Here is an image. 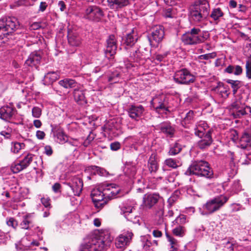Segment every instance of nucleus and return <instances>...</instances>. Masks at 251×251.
<instances>
[{"label":"nucleus","mask_w":251,"mask_h":251,"mask_svg":"<svg viewBox=\"0 0 251 251\" xmlns=\"http://www.w3.org/2000/svg\"><path fill=\"white\" fill-rule=\"evenodd\" d=\"M41 58L42 56L40 52L33 51L29 54L25 61V64L29 66H35L36 67L40 63Z\"/></svg>","instance_id":"dca6fc26"},{"label":"nucleus","mask_w":251,"mask_h":251,"mask_svg":"<svg viewBox=\"0 0 251 251\" xmlns=\"http://www.w3.org/2000/svg\"><path fill=\"white\" fill-rule=\"evenodd\" d=\"M216 90L220 94L223 98H227L228 96V88L223 83H219Z\"/></svg>","instance_id":"2f4dec72"},{"label":"nucleus","mask_w":251,"mask_h":251,"mask_svg":"<svg viewBox=\"0 0 251 251\" xmlns=\"http://www.w3.org/2000/svg\"><path fill=\"white\" fill-rule=\"evenodd\" d=\"M207 124L204 121H200L198 123L195 128V134L198 137H202L207 132Z\"/></svg>","instance_id":"b1692460"},{"label":"nucleus","mask_w":251,"mask_h":251,"mask_svg":"<svg viewBox=\"0 0 251 251\" xmlns=\"http://www.w3.org/2000/svg\"><path fill=\"white\" fill-rule=\"evenodd\" d=\"M90 167L92 170L96 171L97 173L100 176H104L106 172L103 169L96 166H92Z\"/></svg>","instance_id":"6e6d98bb"},{"label":"nucleus","mask_w":251,"mask_h":251,"mask_svg":"<svg viewBox=\"0 0 251 251\" xmlns=\"http://www.w3.org/2000/svg\"><path fill=\"white\" fill-rule=\"evenodd\" d=\"M243 72L242 68L239 65H235L233 74L235 75H240Z\"/></svg>","instance_id":"052dcab7"},{"label":"nucleus","mask_w":251,"mask_h":251,"mask_svg":"<svg viewBox=\"0 0 251 251\" xmlns=\"http://www.w3.org/2000/svg\"><path fill=\"white\" fill-rule=\"evenodd\" d=\"M181 1L182 0H164L165 2L167 4L171 6L176 5Z\"/></svg>","instance_id":"0e129e2a"},{"label":"nucleus","mask_w":251,"mask_h":251,"mask_svg":"<svg viewBox=\"0 0 251 251\" xmlns=\"http://www.w3.org/2000/svg\"><path fill=\"white\" fill-rule=\"evenodd\" d=\"M41 109L38 107H34L32 108V116L35 118H39L41 115Z\"/></svg>","instance_id":"5fc2aeb1"},{"label":"nucleus","mask_w":251,"mask_h":251,"mask_svg":"<svg viewBox=\"0 0 251 251\" xmlns=\"http://www.w3.org/2000/svg\"><path fill=\"white\" fill-rule=\"evenodd\" d=\"M244 105H245V104L242 101L241 98L236 99V100L230 105L231 112L237 110V109H240V108Z\"/></svg>","instance_id":"4c0bfd02"},{"label":"nucleus","mask_w":251,"mask_h":251,"mask_svg":"<svg viewBox=\"0 0 251 251\" xmlns=\"http://www.w3.org/2000/svg\"><path fill=\"white\" fill-rule=\"evenodd\" d=\"M100 189L103 190V193L108 199H112L119 193L121 189L119 186L114 183L104 182L100 184Z\"/></svg>","instance_id":"1a4fd4ad"},{"label":"nucleus","mask_w":251,"mask_h":251,"mask_svg":"<svg viewBox=\"0 0 251 251\" xmlns=\"http://www.w3.org/2000/svg\"><path fill=\"white\" fill-rule=\"evenodd\" d=\"M28 215H25L24 217V219L20 224L22 228L24 229H30V225L31 224V222L28 219Z\"/></svg>","instance_id":"37998d69"},{"label":"nucleus","mask_w":251,"mask_h":251,"mask_svg":"<svg viewBox=\"0 0 251 251\" xmlns=\"http://www.w3.org/2000/svg\"><path fill=\"white\" fill-rule=\"evenodd\" d=\"M116 38L114 35H110L106 40V48L105 50V56L108 59L116 53L117 50Z\"/></svg>","instance_id":"ddd939ff"},{"label":"nucleus","mask_w":251,"mask_h":251,"mask_svg":"<svg viewBox=\"0 0 251 251\" xmlns=\"http://www.w3.org/2000/svg\"><path fill=\"white\" fill-rule=\"evenodd\" d=\"M251 137L248 133H244L240 139V145L242 148H246L250 144Z\"/></svg>","instance_id":"c9c22d12"},{"label":"nucleus","mask_w":251,"mask_h":251,"mask_svg":"<svg viewBox=\"0 0 251 251\" xmlns=\"http://www.w3.org/2000/svg\"><path fill=\"white\" fill-rule=\"evenodd\" d=\"M164 16L166 18H173L175 16V11L171 7L168 8L164 10Z\"/></svg>","instance_id":"49530a36"},{"label":"nucleus","mask_w":251,"mask_h":251,"mask_svg":"<svg viewBox=\"0 0 251 251\" xmlns=\"http://www.w3.org/2000/svg\"><path fill=\"white\" fill-rule=\"evenodd\" d=\"M124 40L125 49L127 50L128 47H132L137 41V37L136 31L133 29L130 33L127 34Z\"/></svg>","instance_id":"412c9836"},{"label":"nucleus","mask_w":251,"mask_h":251,"mask_svg":"<svg viewBox=\"0 0 251 251\" xmlns=\"http://www.w3.org/2000/svg\"><path fill=\"white\" fill-rule=\"evenodd\" d=\"M120 208L121 210V212L125 215V217L131 213L133 209V207L131 205H121Z\"/></svg>","instance_id":"79ce46f5"},{"label":"nucleus","mask_w":251,"mask_h":251,"mask_svg":"<svg viewBox=\"0 0 251 251\" xmlns=\"http://www.w3.org/2000/svg\"><path fill=\"white\" fill-rule=\"evenodd\" d=\"M222 205H203L204 210H207L205 214H211L219 210Z\"/></svg>","instance_id":"e433bc0d"},{"label":"nucleus","mask_w":251,"mask_h":251,"mask_svg":"<svg viewBox=\"0 0 251 251\" xmlns=\"http://www.w3.org/2000/svg\"><path fill=\"white\" fill-rule=\"evenodd\" d=\"M231 189L235 193H237L241 190V186L240 184L239 180H235L231 186Z\"/></svg>","instance_id":"8fccbe9b"},{"label":"nucleus","mask_w":251,"mask_h":251,"mask_svg":"<svg viewBox=\"0 0 251 251\" xmlns=\"http://www.w3.org/2000/svg\"><path fill=\"white\" fill-rule=\"evenodd\" d=\"M162 198L156 194H147L143 198L144 204H156L157 202L161 203Z\"/></svg>","instance_id":"393cba45"},{"label":"nucleus","mask_w":251,"mask_h":251,"mask_svg":"<svg viewBox=\"0 0 251 251\" xmlns=\"http://www.w3.org/2000/svg\"><path fill=\"white\" fill-rule=\"evenodd\" d=\"M33 156L32 154H27L19 163L12 165L11 171L14 173H17L26 168L32 161Z\"/></svg>","instance_id":"f8f14e48"},{"label":"nucleus","mask_w":251,"mask_h":251,"mask_svg":"<svg viewBox=\"0 0 251 251\" xmlns=\"http://www.w3.org/2000/svg\"><path fill=\"white\" fill-rule=\"evenodd\" d=\"M208 37L207 32H201L200 28H193L182 35L181 40L186 45H196L204 42Z\"/></svg>","instance_id":"7ed1b4c3"},{"label":"nucleus","mask_w":251,"mask_h":251,"mask_svg":"<svg viewBox=\"0 0 251 251\" xmlns=\"http://www.w3.org/2000/svg\"><path fill=\"white\" fill-rule=\"evenodd\" d=\"M226 82L230 84L232 89L233 95L236 94L237 90L243 85L242 83L239 80H234L232 79L226 80Z\"/></svg>","instance_id":"473e14b6"},{"label":"nucleus","mask_w":251,"mask_h":251,"mask_svg":"<svg viewBox=\"0 0 251 251\" xmlns=\"http://www.w3.org/2000/svg\"><path fill=\"white\" fill-rule=\"evenodd\" d=\"M103 15V12L99 7L93 5L86 8L83 18L90 21H99Z\"/></svg>","instance_id":"6e6552de"},{"label":"nucleus","mask_w":251,"mask_h":251,"mask_svg":"<svg viewBox=\"0 0 251 251\" xmlns=\"http://www.w3.org/2000/svg\"><path fill=\"white\" fill-rule=\"evenodd\" d=\"M177 223L182 225L186 223V217L184 215H180L176 220Z\"/></svg>","instance_id":"13d9d810"},{"label":"nucleus","mask_w":251,"mask_h":251,"mask_svg":"<svg viewBox=\"0 0 251 251\" xmlns=\"http://www.w3.org/2000/svg\"><path fill=\"white\" fill-rule=\"evenodd\" d=\"M67 142L70 145L75 147H78L80 145V143L77 139H71L69 140L68 138V141Z\"/></svg>","instance_id":"e2e57ef3"},{"label":"nucleus","mask_w":251,"mask_h":251,"mask_svg":"<svg viewBox=\"0 0 251 251\" xmlns=\"http://www.w3.org/2000/svg\"><path fill=\"white\" fill-rule=\"evenodd\" d=\"M164 207L162 205H160L157 208L156 211V215L159 217L160 220L162 219V217L164 215Z\"/></svg>","instance_id":"4d7b16f0"},{"label":"nucleus","mask_w":251,"mask_h":251,"mask_svg":"<svg viewBox=\"0 0 251 251\" xmlns=\"http://www.w3.org/2000/svg\"><path fill=\"white\" fill-rule=\"evenodd\" d=\"M181 150V146L178 143H175L173 146L170 148L168 153L170 155H175L179 153Z\"/></svg>","instance_id":"a19ab883"},{"label":"nucleus","mask_w":251,"mask_h":251,"mask_svg":"<svg viewBox=\"0 0 251 251\" xmlns=\"http://www.w3.org/2000/svg\"><path fill=\"white\" fill-rule=\"evenodd\" d=\"M212 130H208L205 135L202 137H199L201 139L198 142V147L203 150L207 148L212 144L213 140L211 137Z\"/></svg>","instance_id":"2eb2a0df"},{"label":"nucleus","mask_w":251,"mask_h":251,"mask_svg":"<svg viewBox=\"0 0 251 251\" xmlns=\"http://www.w3.org/2000/svg\"><path fill=\"white\" fill-rule=\"evenodd\" d=\"M25 144L24 143H12L11 151L14 153H18L21 150L24 149Z\"/></svg>","instance_id":"ea45409f"},{"label":"nucleus","mask_w":251,"mask_h":251,"mask_svg":"<svg viewBox=\"0 0 251 251\" xmlns=\"http://www.w3.org/2000/svg\"><path fill=\"white\" fill-rule=\"evenodd\" d=\"M59 78L58 72H50L47 73L44 76V81L48 84H51Z\"/></svg>","instance_id":"cd10ccee"},{"label":"nucleus","mask_w":251,"mask_h":251,"mask_svg":"<svg viewBox=\"0 0 251 251\" xmlns=\"http://www.w3.org/2000/svg\"><path fill=\"white\" fill-rule=\"evenodd\" d=\"M152 243L151 241L146 240L145 242H143V251H152L151 248Z\"/></svg>","instance_id":"864d4df0"},{"label":"nucleus","mask_w":251,"mask_h":251,"mask_svg":"<svg viewBox=\"0 0 251 251\" xmlns=\"http://www.w3.org/2000/svg\"><path fill=\"white\" fill-rule=\"evenodd\" d=\"M68 40L70 45L78 46L81 44V39L76 32L69 30L68 32Z\"/></svg>","instance_id":"4be33fe9"},{"label":"nucleus","mask_w":251,"mask_h":251,"mask_svg":"<svg viewBox=\"0 0 251 251\" xmlns=\"http://www.w3.org/2000/svg\"><path fill=\"white\" fill-rule=\"evenodd\" d=\"M54 135L59 140L60 144H63L68 141V137L65 134L63 130L58 128L54 131Z\"/></svg>","instance_id":"c85d7f7f"},{"label":"nucleus","mask_w":251,"mask_h":251,"mask_svg":"<svg viewBox=\"0 0 251 251\" xmlns=\"http://www.w3.org/2000/svg\"><path fill=\"white\" fill-rule=\"evenodd\" d=\"M59 84L65 88H72L76 86L77 82L74 79L66 78L59 81Z\"/></svg>","instance_id":"c756f323"},{"label":"nucleus","mask_w":251,"mask_h":251,"mask_svg":"<svg viewBox=\"0 0 251 251\" xmlns=\"http://www.w3.org/2000/svg\"><path fill=\"white\" fill-rule=\"evenodd\" d=\"M209 6L206 2H195L189 7L190 19L196 23L204 22L209 15Z\"/></svg>","instance_id":"f03ea898"},{"label":"nucleus","mask_w":251,"mask_h":251,"mask_svg":"<svg viewBox=\"0 0 251 251\" xmlns=\"http://www.w3.org/2000/svg\"><path fill=\"white\" fill-rule=\"evenodd\" d=\"M194 117V112L193 111L190 110L186 115L184 120L186 121L191 120Z\"/></svg>","instance_id":"774afa93"},{"label":"nucleus","mask_w":251,"mask_h":251,"mask_svg":"<svg viewBox=\"0 0 251 251\" xmlns=\"http://www.w3.org/2000/svg\"><path fill=\"white\" fill-rule=\"evenodd\" d=\"M19 26L18 20L14 17L0 20V37L13 32Z\"/></svg>","instance_id":"39448f33"},{"label":"nucleus","mask_w":251,"mask_h":251,"mask_svg":"<svg viewBox=\"0 0 251 251\" xmlns=\"http://www.w3.org/2000/svg\"><path fill=\"white\" fill-rule=\"evenodd\" d=\"M185 174L188 175H195L198 176L211 178L213 171L209 166L208 162L201 160L193 162L189 167Z\"/></svg>","instance_id":"20e7f679"},{"label":"nucleus","mask_w":251,"mask_h":251,"mask_svg":"<svg viewBox=\"0 0 251 251\" xmlns=\"http://www.w3.org/2000/svg\"><path fill=\"white\" fill-rule=\"evenodd\" d=\"M6 224L8 226H11L14 229H16L18 226V222L12 217L7 218Z\"/></svg>","instance_id":"de8ad7c7"},{"label":"nucleus","mask_w":251,"mask_h":251,"mask_svg":"<svg viewBox=\"0 0 251 251\" xmlns=\"http://www.w3.org/2000/svg\"><path fill=\"white\" fill-rule=\"evenodd\" d=\"M231 113L235 118H241L249 113L251 114V108L250 106L244 105Z\"/></svg>","instance_id":"a878e982"},{"label":"nucleus","mask_w":251,"mask_h":251,"mask_svg":"<svg viewBox=\"0 0 251 251\" xmlns=\"http://www.w3.org/2000/svg\"><path fill=\"white\" fill-rule=\"evenodd\" d=\"M164 163L167 166L173 168H176L178 167V165L176 164V161L172 158H168L166 159L165 160Z\"/></svg>","instance_id":"09e8293b"},{"label":"nucleus","mask_w":251,"mask_h":251,"mask_svg":"<svg viewBox=\"0 0 251 251\" xmlns=\"http://www.w3.org/2000/svg\"><path fill=\"white\" fill-rule=\"evenodd\" d=\"M149 169L150 171L152 172H156L158 168V166L154 156L151 155L148 161Z\"/></svg>","instance_id":"f704fd0d"},{"label":"nucleus","mask_w":251,"mask_h":251,"mask_svg":"<svg viewBox=\"0 0 251 251\" xmlns=\"http://www.w3.org/2000/svg\"><path fill=\"white\" fill-rule=\"evenodd\" d=\"M245 68L247 77L251 79V56L246 60Z\"/></svg>","instance_id":"c03bdc74"},{"label":"nucleus","mask_w":251,"mask_h":251,"mask_svg":"<svg viewBox=\"0 0 251 251\" xmlns=\"http://www.w3.org/2000/svg\"><path fill=\"white\" fill-rule=\"evenodd\" d=\"M224 15L223 12L222 11L220 8L214 9L210 15V17L214 20H219V18L223 17Z\"/></svg>","instance_id":"58836bf2"},{"label":"nucleus","mask_w":251,"mask_h":251,"mask_svg":"<svg viewBox=\"0 0 251 251\" xmlns=\"http://www.w3.org/2000/svg\"><path fill=\"white\" fill-rule=\"evenodd\" d=\"M106 195L103 193V190L100 189V184L98 185V187L94 189L91 193V197L94 203L100 202L104 201V196Z\"/></svg>","instance_id":"5701e85b"},{"label":"nucleus","mask_w":251,"mask_h":251,"mask_svg":"<svg viewBox=\"0 0 251 251\" xmlns=\"http://www.w3.org/2000/svg\"><path fill=\"white\" fill-rule=\"evenodd\" d=\"M128 242L129 238L127 236L120 235L116 240L115 246L117 249L123 251Z\"/></svg>","instance_id":"bb28decb"},{"label":"nucleus","mask_w":251,"mask_h":251,"mask_svg":"<svg viewBox=\"0 0 251 251\" xmlns=\"http://www.w3.org/2000/svg\"><path fill=\"white\" fill-rule=\"evenodd\" d=\"M151 103L152 107L157 113L170 111L168 98L164 94L154 97Z\"/></svg>","instance_id":"0eeeda50"},{"label":"nucleus","mask_w":251,"mask_h":251,"mask_svg":"<svg viewBox=\"0 0 251 251\" xmlns=\"http://www.w3.org/2000/svg\"><path fill=\"white\" fill-rule=\"evenodd\" d=\"M216 53L215 52H212L210 53H207L200 55L199 58L200 59L208 60L211 58H214L216 57Z\"/></svg>","instance_id":"603ef678"},{"label":"nucleus","mask_w":251,"mask_h":251,"mask_svg":"<svg viewBox=\"0 0 251 251\" xmlns=\"http://www.w3.org/2000/svg\"><path fill=\"white\" fill-rule=\"evenodd\" d=\"M173 233L176 236L182 237L184 235V227L179 226L173 229Z\"/></svg>","instance_id":"a18cd8bd"},{"label":"nucleus","mask_w":251,"mask_h":251,"mask_svg":"<svg viewBox=\"0 0 251 251\" xmlns=\"http://www.w3.org/2000/svg\"><path fill=\"white\" fill-rule=\"evenodd\" d=\"M112 238L108 231L100 233L98 236H86L78 247V251H106Z\"/></svg>","instance_id":"f257e3e1"},{"label":"nucleus","mask_w":251,"mask_h":251,"mask_svg":"<svg viewBox=\"0 0 251 251\" xmlns=\"http://www.w3.org/2000/svg\"><path fill=\"white\" fill-rule=\"evenodd\" d=\"M45 153L48 156H50L52 153V149L51 146L47 145L44 147Z\"/></svg>","instance_id":"680f3d73"},{"label":"nucleus","mask_w":251,"mask_h":251,"mask_svg":"<svg viewBox=\"0 0 251 251\" xmlns=\"http://www.w3.org/2000/svg\"><path fill=\"white\" fill-rule=\"evenodd\" d=\"M16 112V109L12 106H3L0 108V117L4 121H9L15 114Z\"/></svg>","instance_id":"4468645a"},{"label":"nucleus","mask_w":251,"mask_h":251,"mask_svg":"<svg viewBox=\"0 0 251 251\" xmlns=\"http://www.w3.org/2000/svg\"><path fill=\"white\" fill-rule=\"evenodd\" d=\"M45 133L44 131L41 130H38L36 131V136L40 140H43L45 136Z\"/></svg>","instance_id":"338daca9"},{"label":"nucleus","mask_w":251,"mask_h":251,"mask_svg":"<svg viewBox=\"0 0 251 251\" xmlns=\"http://www.w3.org/2000/svg\"><path fill=\"white\" fill-rule=\"evenodd\" d=\"M228 199V197L220 195L212 199L210 201L207 202L206 204H224L227 202Z\"/></svg>","instance_id":"72a5a7b5"},{"label":"nucleus","mask_w":251,"mask_h":251,"mask_svg":"<svg viewBox=\"0 0 251 251\" xmlns=\"http://www.w3.org/2000/svg\"><path fill=\"white\" fill-rule=\"evenodd\" d=\"M127 111L130 118L138 121L143 116L145 108L142 105L132 104L129 106Z\"/></svg>","instance_id":"9b49d317"},{"label":"nucleus","mask_w":251,"mask_h":251,"mask_svg":"<svg viewBox=\"0 0 251 251\" xmlns=\"http://www.w3.org/2000/svg\"><path fill=\"white\" fill-rule=\"evenodd\" d=\"M71 187L75 196H78L81 193L83 188L82 180L78 177L74 178L72 179V183Z\"/></svg>","instance_id":"aec40b11"},{"label":"nucleus","mask_w":251,"mask_h":251,"mask_svg":"<svg viewBox=\"0 0 251 251\" xmlns=\"http://www.w3.org/2000/svg\"><path fill=\"white\" fill-rule=\"evenodd\" d=\"M131 56L133 58L136 62H139L141 60L146 59L148 57V55L146 54L143 51L137 50L133 51V54Z\"/></svg>","instance_id":"7c9ffc66"},{"label":"nucleus","mask_w":251,"mask_h":251,"mask_svg":"<svg viewBox=\"0 0 251 251\" xmlns=\"http://www.w3.org/2000/svg\"><path fill=\"white\" fill-rule=\"evenodd\" d=\"M73 96L75 102L79 105H84L87 102L85 97V91L75 88L74 90Z\"/></svg>","instance_id":"a211bd4d"},{"label":"nucleus","mask_w":251,"mask_h":251,"mask_svg":"<svg viewBox=\"0 0 251 251\" xmlns=\"http://www.w3.org/2000/svg\"><path fill=\"white\" fill-rule=\"evenodd\" d=\"M174 79L177 84L189 85L196 81V77L188 70L184 68L176 72Z\"/></svg>","instance_id":"423d86ee"},{"label":"nucleus","mask_w":251,"mask_h":251,"mask_svg":"<svg viewBox=\"0 0 251 251\" xmlns=\"http://www.w3.org/2000/svg\"><path fill=\"white\" fill-rule=\"evenodd\" d=\"M158 128L162 133L170 137H172L176 131L174 127L170 123H161Z\"/></svg>","instance_id":"6ab92c4d"},{"label":"nucleus","mask_w":251,"mask_h":251,"mask_svg":"<svg viewBox=\"0 0 251 251\" xmlns=\"http://www.w3.org/2000/svg\"><path fill=\"white\" fill-rule=\"evenodd\" d=\"M178 193V192H176L168 199V202L169 204H173V203L178 202L177 200L179 199Z\"/></svg>","instance_id":"3c124183"},{"label":"nucleus","mask_w":251,"mask_h":251,"mask_svg":"<svg viewBox=\"0 0 251 251\" xmlns=\"http://www.w3.org/2000/svg\"><path fill=\"white\" fill-rule=\"evenodd\" d=\"M107 2L110 8L118 11L128 5L129 0H107Z\"/></svg>","instance_id":"f3484780"},{"label":"nucleus","mask_w":251,"mask_h":251,"mask_svg":"<svg viewBox=\"0 0 251 251\" xmlns=\"http://www.w3.org/2000/svg\"><path fill=\"white\" fill-rule=\"evenodd\" d=\"M110 148L113 151H117L120 148V144L119 142H114L111 144Z\"/></svg>","instance_id":"69168bd1"},{"label":"nucleus","mask_w":251,"mask_h":251,"mask_svg":"<svg viewBox=\"0 0 251 251\" xmlns=\"http://www.w3.org/2000/svg\"><path fill=\"white\" fill-rule=\"evenodd\" d=\"M164 36V31L162 26H156L154 27L151 35L149 37L151 45L153 47H157L162 40Z\"/></svg>","instance_id":"9d476101"},{"label":"nucleus","mask_w":251,"mask_h":251,"mask_svg":"<svg viewBox=\"0 0 251 251\" xmlns=\"http://www.w3.org/2000/svg\"><path fill=\"white\" fill-rule=\"evenodd\" d=\"M171 245V248L172 249V251H176L177 250L176 245H177V240L174 238L173 237L170 239L168 240Z\"/></svg>","instance_id":"bf43d9fd"}]
</instances>
